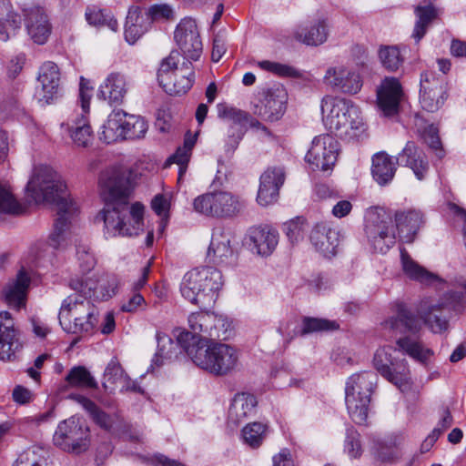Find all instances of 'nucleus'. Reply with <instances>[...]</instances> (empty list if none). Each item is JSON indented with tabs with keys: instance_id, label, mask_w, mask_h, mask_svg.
<instances>
[{
	"instance_id": "51",
	"label": "nucleus",
	"mask_w": 466,
	"mask_h": 466,
	"mask_svg": "<svg viewBox=\"0 0 466 466\" xmlns=\"http://www.w3.org/2000/svg\"><path fill=\"white\" fill-rule=\"evenodd\" d=\"M379 57L382 66L389 71H397L404 61L399 47L395 46H381Z\"/></svg>"
},
{
	"instance_id": "49",
	"label": "nucleus",
	"mask_w": 466,
	"mask_h": 466,
	"mask_svg": "<svg viewBox=\"0 0 466 466\" xmlns=\"http://www.w3.org/2000/svg\"><path fill=\"white\" fill-rule=\"evenodd\" d=\"M86 18L88 24L96 26L106 25L112 31H116L118 27L116 20L109 12L96 6L87 7L86 11Z\"/></svg>"
},
{
	"instance_id": "27",
	"label": "nucleus",
	"mask_w": 466,
	"mask_h": 466,
	"mask_svg": "<svg viewBox=\"0 0 466 466\" xmlns=\"http://www.w3.org/2000/svg\"><path fill=\"white\" fill-rule=\"evenodd\" d=\"M222 115L228 122L227 150L234 151L246 132L245 126L248 121L249 115L233 107L226 108Z\"/></svg>"
},
{
	"instance_id": "11",
	"label": "nucleus",
	"mask_w": 466,
	"mask_h": 466,
	"mask_svg": "<svg viewBox=\"0 0 466 466\" xmlns=\"http://www.w3.org/2000/svg\"><path fill=\"white\" fill-rule=\"evenodd\" d=\"M69 286L78 294L70 295L63 301L58 316L60 325L66 324L70 319L76 321L78 318L97 317L96 309L87 299L96 287L79 279H71Z\"/></svg>"
},
{
	"instance_id": "7",
	"label": "nucleus",
	"mask_w": 466,
	"mask_h": 466,
	"mask_svg": "<svg viewBox=\"0 0 466 466\" xmlns=\"http://www.w3.org/2000/svg\"><path fill=\"white\" fill-rule=\"evenodd\" d=\"M222 285V274L218 269L196 268L184 275L180 292L185 299L201 309H208L216 302Z\"/></svg>"
},
{
	"instance_id": "29",
	"label": "nucleus",
	"mask_w": 466,
	"mask_h": 466,
	"mask_svg": "<svg viewBox=\"0 0 466 466\" xmlns=\"http://www.w3.org/2000/svg\"><path fill=\"white\" fill-rule=\"evenodd\" d=\"M67 209L66 211L57 209L54 230L48 238V245L55 249L65 248L68 245L71 219L77 208L76 206H71Z\"/></svg>"
},
{
	"instance_id": "25",
	"label": "nucleus",
	"mask_w": 466,
	"mask_h": 466,
	"mask_svg": "<svg viewBox=\"0 0 466 466\" xmlns=\"http://www.w3.org/2000/svg\"><path fill=\"white\" fill-rule=\"evenodd\" d=\"M403 96L401 86L397 78L386 77L377 90L378 106L386 116H392L399 110Z\"/></svg>"
},
{
	"instance_id": "47",
	"label": "nucleus",
	"mask_w": 466,
	"mask_h": 466,
	"mask_svg": "<svg viewBox=\"0 0 466 466\" xmlns=\"http://www.w3.org/2000/svg\"><path fill=\"white\" fill-rule=\"evenodd\" d=\"M126 372L116 358H113L104 371L103 388L106 391L113 392L117 383H121Z\"/></svg>"
},
{
	"instance_id": "26",
	"label": "nucleus",
	"mask_w": 466,
	"mask_h": 466,
	"mask_svg": "<svg viewBox=\"0 0 466 466\" xmlns=\"http://www.w3.org/2000/svg\"><path fill=\"white\" fill-rule=\"evenodd\" d=\"M31 279L25 268H21L15 279H11L3 289L2 297L13 308L20 309L25 305L27 290Z\"/></svg>"
},
{
	"instance_id": "18",
	"label": "nucleus",
	"mask_w": 466,
	"mask_h": 466,
	"mask_svg": "<svg viewBox=\"0 0 466 466\" xmlns=\"http://www.w3.org/2000/svg\"><path fill=\"white\" fill-rule=\"evenodd\" d=\"M231 232L224 227L213 228L211 241L208 249V258L210 262L217 265H232L235 262V254L230 246Z\"/></svg>"
},
{
	"instance_id": "14",
	"label": "nucleus",
	"mask_w": 466,
	"mask_h": 466,
	"mask_svg": "<svg viewBox=\"0 0 466 466\" xmlns=\"http://www.w3.org/2000/svg\"><path fill=\"white\" fill-rule=\"evenodd\" d=\"M338 154V141L332 136L323 134L313 138L305 159L315 168L327 171L335 165Z\"/></svg>"
},
{
	"instance_id": "52",
	"label": "nucleus",
	"mask_w": 466,
	"mask_h": 466,
	"mask_svg": "<svg viewBox=\"0 0 466 466\" xmlns=\"http://www.w3.org/2000/svg\"><path fill=\"white\" fill-rule=\"evenodd\" d=\"M124 127V139H137L145 136L148 127L144 118L127 114Z\"/></svg>"
},
{
	"instance_id": "39",
	"label": "nucleus",
	"mask_w": 466,
	"mask_h": 466,
	"mask_svg": "<svg viewBox=\"0 0 466 466\" xmlns=\"http://www.w3.org/2000/svg\"><path fill=\"white\" fill-rule=\"evenodd\" d=\"M216 320V314L208 311L193 312L188 316L187 322L190 331L183 330L182 332L190 333L196 339H190V344L197 343V340L208 339V326L212 321Z\"/></svg>"
},
{
	"instance_id": "30",
	"label": "nucleus",
	"mask_w": 466,
	"mask_h": 466,
	"mask_svg": "<svg viewBox=\"0 0 466 466\" xmlns=\"http://www.w3.org/2000/svg\"><path fill=\"white\" fill-rule=\"evenodd\" d=\"M395 226L400 239L412 242L423 223L422 214L417 210L396 211Z\"/></svg>"
},
{
	"instance_id": "38",
	"label": "nucleus",
	"mask_w": 466,
	"mask_h": 466,
	"mask_svg": "<svg viewBox=\"0 0 466 466\" xmlns=\"http://www.w3.org/2000/svg\"><path fill=\"white\" fill-rule=\"evenodd\" d=\"M400 260L403 272L410 279L424 285H430L440 280L436 274L428 271L413 260L404 248L400 249Z\"/></svg>"
},
{
	"instance_id": "50",
	"label": "nucleus",
	"mask_w": 466,
	"mask_h": 466,
	"mask_svg": "<svg viewBox=\"0 0 466 466\" xmlns=\"http://www.w3.org/2000/svg\"><path fill=\"white\" fill-rule=\"evenodd\" d=\"M339 324L333 320H329L327 319L304 317L302 319V329H300L299 334L301 336H305L307 334L313 332L336 330L339 329Z\"/></svg>"
},
{
	"instance_id": "2",
	"label": "nucleus",
	"mask_w": 466,
	"mask_h": 466,
	"mask_svg": "<svg viewBox=\"0 0 466 466\" xmlns=\"http://www.w3.org/2000/svg\"><path fill=\"white\" fill-rule=\"evenodd\" d=\"M396 345L397 349L391 346L378 349L373 357V366L389 382L401 388L409 383L410 370L406 360H398L392 353L399 350L414 360L425 363L432 355V351L430 349H424L418 339L408 335L398 339Z\"/></svg>"
},
{
	"instance_id": "5",
	"label": "nucleus",
	"mask_w": 466,
	"mask_h": 466,
	"mask_svg": "<svg viewBox=\"0 0 466 466\" xmlns=\"http://www.w3.org/2000/svg\"><path fill=\"white\" fill-rule=\"evenodd\" d=\"M25 189L27 197L35 204H54L56 209L62 211L75 206L67 198L66 186L61 176L46 165L35 167Z\"/></svg>"
},
{
	"instance_id": "35",
	"label": "nucleus",
	"mask_w": 466,
	"mask_h": 466,
	"mask_svg": "<svg viewBox=\"0 0 466 466\" xmlns=\"http://www.w3.org/2000/svg\"><path fill=\"white\" fill-rule=\"evenodd\" d=\"M257 403L256 397L252 394L245 392L236 394L228 410V423L238 426L252 414Z\"/></svg>"
},
{
	"instance_id": "10",
	"label": "nucleus",
	"mask_w": 466,
	"mask_h": 466,
	"mask_svg": "<svg viewBox=\"0 0 466 466\" xmlns=\"http://www.w3.org/2000/svg\"><path fill=\"white\" fill-rule=\"evenodd\" d=\"M245 205L237 196L227 191H213L197 197L194 210L206 217L228 218L238 216Z\"/></svg>"
},
{
	"instance_id": "59",
	"label": "nucleus",
	"mask_w": 466,
	"mask_h": 466,
	"mask_svg": "<svg viewBox=\"0 0 466 466\" xmlns=\"http://www.w3.org/2000/svg\"><path fill=\"white\" fill-rule=\"evenodd\" d=\"M190 156V153L187 152V149L178 147L177 151L167 160L166 167L172 163L178 165V180H180L186 173Z\"/></svg>"
},
{
	"instance_id": "28",
	"label": "nucleus",
	"mask_w": 466,
	"mask_h": 466,
	"mask_svg": "<svg viewBox=\"0 0 466 466\" xmlns=\"http://www.w3.org/2000/svg\"><path fill=\"white\" fill-rule=\"evenodd\" d=\"M127 92V82L124 75L114 72L109 74L100 85L97 96L106 100L111 106L120 105Z\"/></svg>"
},
{
	"instance_id": "4",
	"label": "nucleus",
	"mask_w": 466,
	"mask_h": 466,
	"mask_svg": "<svg viewBox=\"0 0 466 466\" xmlns=\"http://www.w3.org/2000/svg\"><path fill=\"white\" fill-rule=\"evenodd\" d=\"M190 339L196 338L188 332L177 334L178 343L198 367L215 375H226L236 368L238 355L233 347L205 339L190 344Z\"/></svg>"
},
{
	"instance_id": "37",
	"label": "nucleus",
	"mask_w": 466,
	"mask_h": 466,
	"mask_svg": "<svg viewBox=\"0 0 466 466\" xmlns=\"http://www.w3.org/2000/svg\"><path fill=\"white\" fill-rule=\"evenodd\" d=\"M150 23L149 17L143 15L139 7H130L125 25L126 40L129 44L136 43L147 31Z\"/></svg>"
},
{
	"instance_id": "44",
	"label": "nucleus",
	"mask_w": 466,
	"mask_h": 466,
	"mask_svg": "<svg viewBox=\"0 0 466 466\" xmlns=\"http://www.w3.org/2000/svg\"><path fill=\"white\" fill-rule=\"evenodd\" d=\"M24 210L25 208L15 197L10 185L0 181V215L18 216Z\"/></svg>"
},
{
	"instance_id": "1",
	"label": "nucleus",
	"mask_w": 466,
	"mask_h": 466,
	"mask_svg": "<svg viewBox=\"0 0 466 466\" xmlns=\"http://www.w3.org/2000/svg\"><path fill=\"white\" fill-rule=\"evenodd\" d=\"M105 207L101 211L105 234L109 237H134L143 229L145 207L140 202L130 204L132 184L127 170L111 167L99 177Z\"/></svg>"
},
{
	"instance_id": "32",
	"label": "nucleus",
	"mask_w": 466,
	"mask_h": 466,
	"mask_svg": "<svg viewBox=\"0 0 466 466\" xmlns=\"http://www.w3.org/2000/svg\"><path fill=\"white\" fill-rule=\"evenodd\" d=\"M397 162L410 167L419 179L424 178L429 168L424 153L413 141L407 142L401 153L399 154Z\"/></svg>"
},
{
	"instance_id": "17",
	"label": "nucleus",
	"mask_w": 466,
	"mask_h": 466,
	"mask_svg": "<svg viewBox=\"0 0 466 466\" xmlns=\"http://www.w3.org/2000/svg\"><path fill=\"white\" fill-rule=\"evenodd\" d=\"M444 81L431 72H424L420 76V103L428 112H436L446 99Z\"/></svg>"
},
{
	"instance_id": "16",
	"label": "nucleus",
	"mask_w": 466,
	"mask_h": 466,
	"mask_svg": "<svg viewBox=\"0 0 466 466\" xmlns=\"http://www.w3.org/2000/svg\"><path fill=\"white\" fill-rule=\"evenodd\" d=\"M324 82L332 89L345 95H355L363 86L360 74L356 69L344 66L329 67L324 76Z\"/></svg>"
},
{
	"instance_id": "23",
	"label": "nucleus",
	"mask_w": 466,
	"mask_h": 466,
	"mask_svg": "<svg viewBox=\"0 0 466 466\" xmlns=\"http://www.w3.org/2000/svg\"><path fill=\"white\" fill-rule=\"evenodd\" d=\"M15 320L7 311L0 312V360H10L22 347Z\"/></svg>"
},
{
	"instance_id": "61",
	"label": "nucleus",
	"mask_w": 466,
	"mask_h": 466,
	"mask_svg": "<svg viewBox=\"0 0 466 466\" xmlns=\"http://www.w3.org/2000/svg\"><path fill=\"white\" fill-rule=\"evenodd\" d=\"M76 256L83 271H89L94 267L95 258L86 245L79 244L76 246Z\"/></svg>"
},
{
	"instance_id": "24",
	"label": "nucleus",
	"mask_w": 466,
	"mask_h": 466,
	"mask_svg": "<svg viewBox=\"0 0 466 466\" xmlns=\"http://www.w3.org/2000/svg\"><path fill=\"white\" fill-rule=\"evenodd\" d=\"M310 242L325 258H332L337 254L339 243V232L328 223L320 222L315 225L310 232Z\"/></svg>"
},
{
	"instance_id": "33",
	"label": "nucleus",
	"mask_w": 466,
	"mask_h": 466,
	"mask_svg": "<svg viewBox=\"0 0 466 466\" xmlns=\"http://www.w3.org/2000/svg\"><path fill=\"white\" fill-rule=\"evenodd\" d=\"M328 24L326 19L319 18L309 25L299 26L294 33L296 40L307 46H319L328 38Z\"/></svg>"
},
{
	"instance_id": "63",
	"label": "nucleus",
	"mask_w": 466,
	"mask_h": 466,
	"mask_svg": "<svg viewBox=\"0 0 466 466\" xmlns=\"http://www.w3.org/2000/svg\"><path fill=\"white\" fill-rule=\"evenodd\" d=\"M15 466H41V462L35 451L29 449L18 457Z\"/></svg>"
},
{
	"instance_id": "13",
	"label": "nucleus",
	"mask_w": 466,
	"mask_h": 466,
	"mask_svg": "<svg viewBox=\"0 0 466 466\" xmlns=\"http://www.w3.org/2000/svg\"><path fill=\"white\" fill-rule=\"evenodd\" d=\"M54 444L61 450L76 454L86 451L90 445L89 429L78 418L61 421L53 436Z\"/></svg>"
},
{
	"instance_id": "56",
	"label": "nucleus",
	"mask_w": 466,
	"mask_h": 466,
	"mask_svg": "<svg viewBox=\"0 0 466 466\" xmlns=\"http://www.w3.org/2000/svg\"><path fill=\"white\" fill-rule=\"evenodd\" d=\"M258 65L261 69L273 73L279 76L297 77L299 76V73L294 67L285 64L264 60L258 62Z\"/></svg>"
},
{
	"instance_id": "46",
	"label": "nucleus",
	"mask_w": 466,
	"mask_h": 466,
	"mask_svg": "<svg viewBox=\"0 0 466 466\" xmlns=\"http://www.w3.org/2000/svg\"><path fill=\"white\" fill-rule=\"evenodd\" d=\"M400 441L398 438H390L387 440L377 441L374 442V453L379 460L384 462H390L397 459L400 455L399 445Z\"/></svg>"
},
{
	"instance_id": "9",
	"label": "nucleus",
	"mask_w": 466,
	"mask_h": 466,
	"mask_svg": "<svg viewBox=\"0 0 466 466\" xmlns=\"http://www.w3.org/2000/svg\"><path fill=\"white\" fill-rule=\"evenodd\" d=\"M180 53L173 50L160 65L157 80L164 90L171 96L186 94L193 86L195 73L190 61H184L177 66Z\"/></svg>"
},
{
	"instance_id": "36",
	"label": "nucleus",
	"mask_w": 466,
	"mask_h": 466,
	"mask_svg": "<svg viewBox=\"0 0 466 466\" xmlns=\"http://www.w3.org/2000/svg\"><path fill=\"white\" fill-rule=\"evenodd\" d=\"M127 113L121 109L114 110L107 116L106 123L102 126L100 139L106 144L123 140L125 137V127Z\"/></svg>"
},
{
	"instance_id": "48",
	"label": "nucleus",
	"mask_w": 466,
	"mask_h": 466,
	"mask_svg": "<svg viewBox=\"0 0 466 466\" xmlns=\"http://www.w3.org/2000/svg\"><path fill=\"white\" fill-rule=\"evenodd\" d=\"M70 137L78 147H86L93 140V131L84 115L69 129Z\"/></svg>"
},
{
	"instance_id": "62",
	"label": "nucleus",
	"mask_w": 466,
	"mask_h": 466,
	"mask_svg": "<svg viewBox=\"0 0 466 466\" xmlns=\"http://www.w3.org/2000/svg\"><path fill=\"white\" fill-rule=\"evenodd\" d=\"M174 12L170 5H154L149 9L146 16L149 17L150 20L157 19H170L173 17Z\"/></svg>"
},
{
	"instance_id": "34",
	"label": "nucleus",
	"mask_w": 466,
	"mask_h": 466,
	"mask_svg": "<svg viewBox=\"0 0 466 466\" xmlns=\"http://www.w3.org/2000/svg\"><path fill=\"white\" fill-rule=\"evenodd\" d=\"M249 240L258 255L268 256L278 245L279 234L269 227L254 228L249 231Z\"/></svg>"
},
{
	"instance_id": "58",
	"label": "nucleus",
	"mask_w": 466,
	"mask_h": 466,
	"mask_svg": "<svg viewBox=\"0 0 466 466\" xmlns=\"http://www.w3.org/2000/svg\"><path fill=\"white\" fill-rule=\"evenodd\" d=\"M345 451L351 458H358L361 455L360 434L353 428L347 430Z\"/></svg>"
},
{
	"instance_id": "22",
	"label": "nucleus",
	"mask_w": 466,
	"mask_h": 466,
	"mask_svg": "<svg viewBox=\"0 0 466 466\" xmlns=\"http://www.w3.org/2000/svg\"><path fill=\"white\" fill-rule=\"evenodd\" d=\"M287 95L284 90H268L263 99L254 107V115L262 120L275 122L279 120L286 109Z\"/></svg>"
},
{
	"instance_id": "21",
	"label": "nucleus",
	"mask_w": 466,
	"mask_h": 466,
	"mask_svg": "<svg viewBox=\"0 0 466 466\" xmlns=\"http://www.w3.org/2000/svg\"><path fill=\"white\" fill-rule=\"evenodd\" d=\"M40 89L37 90L39 102L48 105L52 103L59 94L60 72L58 66L53 62H46L40 67L37 78Z\"/></svg>"
},
{
	"instance_id": "42",
	"label": "nucleus",
	"mask_w": 466,
	"mask_h": 466,
	"mask_svg": "<svg viewBox=\"0 0 466 466\" xmlns=\"http://www.w3.org/2000/svg\"><path fill=\"white\" fill-rule=\"evenodd\" d=\"M64 389H97L98 384L88 370L84 366L73 367L65 378Z\"/></svg>"
},
{
	"instance_id": "20",
	"label": "nucleus",
	"mask_w": 466,
	"mask_h": 466,
	"mask_svg": "<svg viewBox=\"0 0 466 466\" xmlns=\"http://www.w3.org/2000/svg\"><path fill=\"white\" fill-rule=\"evenodd\" d=\"M285 181V171L282 167H269L260 176V183L257 201L260 206L267 207L279 198V188Z\"/></svg>"
},
{
	"instance_id": "60",
	"label": "nucleus",
	"mask_w": 466,
	"mask_h": 466,
	"mask_svg": "<svg viewBox=\"0 0 466 466\" xmlns=\"http://www.w3.org/2000/svg\"><path fill=\"white\" fill-rule=\"evenodd\" d=\"M92 94L93 86H91L89 80L81 76L79 83V99L84 114H87L89 112Z\"/></svg>"
},
{
	"instance_id": "54",
	"label": "nucleus",
	"mask_w": 466,
	"mask_h": 466,
	"mask_svg": "<svg viewBox=\"0 0 466 466\" xmlns=\"http://www.w3.org/2000/svg\"><path fill=\"white\" fill-rule=\"evenodd\" d=\"M97 322V317H91L88 319L78 318L76 321L70 319L66 321V324L61 326L67 332L73 334H84L92 332Z\"/></svg>"
},
{
	"instance_id": "19",
	"label": "nucleus",
	"mask_w": 466,
	"mask_h": 466,
	"mask_svg": "<svg viewBox=\"0 0 466 466\" xmlns=\"http://www.w3.org/2000/svg\"><path fill=\"white\" fill-rule=\"evenodd\" d=\"M24 15L30 38L37 45H44L51 34V25L44 8L37 5L25 8Z\"/></svg>"
},
{
	"instance_id": "64",
	"label": "nucleus",
	"mask_w": 466,
	"mask_h": 466,
	"mask_svg": "<svg viewBox=\"0 0 466 466\" xmlns=\"http://www.w3.org/2000/svg\"><path fill=\"white\" fill-rule=\"evenodd\" d=\"M145 303L146 301L144 297L138 292H134L133 295L122 304L121 309L126 312H135Z\"/></svg>"
},
{
	"instance_id": "57",
	"label": "nucleus",
	"mask_w": 466,
	"mask_h": 466,
	"mask_svg": "<svg viewBox=\"0 0 466 466\" xmlns=\"http://www.w3.org/2000/svg\"><path fill=\"white\" fill-rule=\"evenodd\" d=\"M306 229V219L298 217L284 224V231L290 242H298L303 238Z\"/></svg>"
},
{
	"instance_id": "45",
	"label": "nucleus",
	"mask_w": 466,
	"mask_h": 466,
	"mask_svg": "<svg viewBox=\"0 0 466 466\" xmlns=\"http://www.w3.org/2000/svg\"><path fill=\"white\" fill-rule=\"evenodd\" d=\"M157 351L155 355L154 361L157 365H161L164 360H172L177 356V348L180 347L183 350L184 348L178 343L174 342L167 335L157 333Z\"/></svg>"
},
{
	"instance_id": "41",
	"label": "nucleus",
	"mask_w": 466,
	"mask_h": 466,
	"mask_svg": "<svg viewBox=\"0 0 466 466\" xmlns=\"http://www.w3.org/2000/svg\"><path fill=\"white\" fill-rule=\"evenodd\" d=\"M71 399L76 400L82 405L84 410L88 413L90 419L100 428L110 431L115 423L114 416H111L102 410L94 401L88 398L74 394Z\"/></svg>"
},
{
	"instance_id": "3",
	"label": "nucleus",
	"mask_w": 466,
	"mask_h": 466,
	"mask_svg": "<svg viewBox=\"0 0 466 466\" xmlns=\"http://www.w3.org/2000/svg\"><path fill=\"white\" fill-rule=\"evenodd\" d=\"M320 107L324 126L337 137L351 141L367 136V124L360 107L352 101L326 96L321 100Z\"/></svg>"
},
{
	"instance_id": "31",
	"label": "nucleus",
	"mask_w": 466,
	"mask_h": 466,
	"mask_svg": "<svg viewBox=\"0 0 466 466\" xmlns=\"http://www.w3.org/2000/svg\"><path fill=\"white\" fill-rule=\"evenodd\" d=\"M411 128L429 146L438 158L441 159L444 157L445 152L439 137V129L434 125H428L419 113H415L412 118Z\"/></svg>"
},
{
	"instance_id": "53",
	"label": "nucleus",
	"mask_w": 466,
	"mask_h": 466,
	"mask_svg": "<svg viewBox=\"0 0 466 466\" xmlns=\"http://www.w3.org/2000/svg\"><path fill=\"white\" fill-rule=\"evenodd\" d=\"M267 426L260 422L248 424L242 430V438L248 445L253 448L258 447L265 438Z\"/></svg>"
},
{
	"instance_id": "55",
	"label": "nucleus",
	"mask_w": 466,
	"mask_h": 466,
	"mask_svg": "<svg viewBox=\"0 0 466 466\" xmlns=\"http://www.w3.org/2000/svg\"><path fill=\"white\" fill-rule=\"evenodd\" d=\"M230 335V323L228 320L222 317L216 315V320L212 321L208 326V339L213 341L215 339H227Z\"/></svg>"
},
{
	"instance_id": "8",
	"label": "nucleus",
	"mask_w": 466,
	"mask_h": 466,
	"mask_svg": "<svg viewBox=\"0 0 466 466\" xmlns=\"http://www.w3.org/2000/svg\"><path fill=\"white\" fill-rule=\"evenodd\" d=\"M377 383V375L363 371L349 378L345 390V402L351 420L363 424L368 418L370 396Z\"/></svg>"
},
{
	"instance_id": "15",
	"label": "nucleus",
	"mask_w": 466,
	"mask_h": 466,
	"mask_svg": "<svg viewBox=\"0 0 466 466\" xmlns=\"http://www.w3.org/2000/svg\"><path fill=\"white\" fill-rule=\"evenodd\" d=\"M174 38L186 61H196L200 57L202 42L194 19H182L176 27Z\"/></svg>"
},
{
	"instance_id": "12",
	"label": "nucleus",
	"mask_w": 466,
	"mask_h": 466,
	"mask_svg": "<svg viewBox=\"0 0 466 466\" xmlns=\"http://www.w3.org/2000/svg\"><path fill=\"white\" fill-rule=\"evenodd\" d=\"M365 233L376 252L386 253L395 244L391 217L382 208H371L366 212Z\"/></svg>"
},
{
	"instance_id": "40",
	"label": "nucleus",
	"mask_w": 466,
	"mask_h": 466,
	"mask_svg": "<svg viewBox=\"0 0 466 466\" xmlns=\"http://www.w3.org/2000/svg\"><path fill=\"white\" fill-rule=\"evenodd\" d=\"M395 171V163L388 154L380 152L373 156L371 173L380 185L389 183L393 178Z\"/></svg>"
},
{
	"instance_id": "43",
	"label": "nucleus",
	"mask_w": 466,
	"mask_h": 466,
	"mask_svg": "<svg viewBox=\"0 0 466 466\" xmlns=\"http://www.w3.org/2000/svg\"><path fill=\"white\" fill-rule=\"evenodd\" d=\"M415 15L417 21L412 33V37L419 42L426 34L429 25L437 17L436 8L429 3L428 5L421 6L418 5L415 8Z\"/></svg>"
},
{
	"instance_id": "6",
	"label": "nucleus",
	"mask_w": 466,
	"mask_h": 466,
	"mask_svg": "<svg viewBox=\"0 0 466 466\" xmlns=\"http://www.w3.org/2000/svg\"><path fill=\"white\" fill-rule=\"evenodd\" d=\"M446 308L443 304H436L427 307L421 306L420 318L411 312L404 303L395 304V315L387 319L383 325L385 329L397 331L401 334L407 332L417 334L421 329V319L434 333H441L448 329Z\"/></svg>"
}]
</instances>
